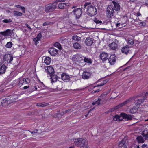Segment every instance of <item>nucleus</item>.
Segmentation results:
<instances>
[{
    "label": "nucleus",
    "instance_id": "nucleus-1",
    "mask_svg": "<svg viewBox=\"0 0 148 148\" xmlns=\"http://www.w3.org/2000/svg\"><path fill=\"white\" fill-rule=\"evenodd\" d=\"M74 143L77 147L81 148H89L88 147L87 142L83 138L75 139Z\"/></svg>",
    "mask_w": 148,
    "mask_h": 148
},
{
    "label": "nucleus",
    "instance_id": "nucleus-2",
    "mask_svg": "<svg viewBox=\"0 0 148 148\" xmlns=\"http://www.w3.org/2000/svg\"><path fill=\"white\" fill-rule=\"evenodd\" d=\"M90 4V3L87 2L85 3L84 5V8L87 7V14L90 16L96 15L97 14L96 8L94 6H93L91 5H89Z\"/></svg>",
    "mask_w": 148,
    "mask_h": 148
},
{
    "label": "nucleus",
    "instance_id": "nucleus-3",
    "mask_svg": "<svg viewBox=\"0 0 148 148\" xmlns=\"http://www.w3.org/2000/svg\"><path fill=\"white\" fill-rule=\"evenodd\" d=\"M107 82V81L106 80L103 81L97 85V86H95L93 85H91L89 86H87L86 88V90H88L89 92L91 91L92 90L94 91V92H98L100 91V88L99 86H102L105 84Z\"/></svg>",
    "mask_w": 148,
    "mask_h": 148
},
{
    "label": "nucleus",
    "instance_id": "nucleus-4",
    "mask_svg": "<svg viewBox=\"0 0 148 148\" xmlns=\"http://www.w3.org/2000/svg\"><path fill=\"white\" fill-rule=\"evenodd\" d=\"M57 2V1H55L52 4L46 5L45 8V12L48 13L53 11L56 8V5L58 4Z\"/></svg>",
    "mask_w": 148,
    "mask_h": 148
},
{
    "label": "nucleus",
    "instance_id": "nucleus-5",
    "mask_svg": "<svg viewBox=\"0 0 148 148\" xmlns=\"http://www.w3.org/2000/svg\"><path fill=\"white\" fill-rule=\"evenodd\" d=\"M114 15L113 6L112 5H109L107 7L106 11V15L108 18L112 17Z\"/></svg>",
    "mask_w": 148,
    "mask_h": 148
},
{
    "label": "nucleus",
    "instance_id": "nucleus-6",
    "mask_svg": "<svg viewBox=\"0 0 148 148\" xmlns=\"http://www.w3.org/2000/svg\"><path fill=\"white\" fill-rule=\"evenodd\" d=\"M84 57L82 55L79 54H76L74 55L72 57V60L74 63L77 64H80L82 60L83 61V58Z\"/></svg>",
    "mask_w": 148,
    "mask_h": 148
},
{
    "label": "nucleus",
    "instance_id": "nucleus-7",
    "mask_svg": "<svg viewBox=\"0 0 148 148\" xmlns=\"http://www.w3.org/2000/svg\"><path fill=\"white\" fill-rule=\"evenodd\" d=\"M30 80L28 78H21L19 79L18 85L20 86L23 85L28 84L30 82Z\"/></svg>",
    "mask_w": 148,
    "mask_h": 148
},
{
    "label": "nucleus",
    "instance_id": "nucleus-8",
    "mask_svg": "<svg viewBox=\"0 0 148 148\" xmlns=\"http://www.w3.org/2000/svg\"><path fill=\"white\" fill-rule=\"evenodd\" d=\"M73 13L77 19L79 18L82 13V10L81 8H75L73 11Z\"/></svg>",
    "mask_w": 148,
    "mask_h": 148
},
{
    "label": "nucleus",
    "instance_id": "nucleus-9",
    "mask_svg": "<svg viewBox=\"0 0 148 148\" xmlns=\"http://www.w3.org/2000/svg\"><path fill=\"white\" fill-rule=\"evenodd\" d=\"M4 101L5 102L6 101V103L8 104V105L15 102V99H14L13 95H12L6 97L4 100Z\"/></svg>",
    "mask_w": 148,
    "mask_h": 148
},
{
    "label": "nucleus",
    "instance_id": "nucleus-10",
    "mask_svg": "<svg viewBox=\"0 0 148 148\" xmlns=\"http://www.w3.org/2000/svg\"><path fill=\"white\" fill-rule=\"evenodd\" d=\"M4 60L6 62L10 63L13 60V57L11 54H6L4 55L3 57Z\"/></svg>",
    "mask_w": 148,
    "mask_h": 148
},
{
    "label": "nucleus",
    "instance_id": "nucleus-11",
    "mask_svg": "<svg viewBox=\"0 0 148 148\" xmlns=\"http://www.w3.org/2000/svg\"><path fill=\"white\" fill-rule=\"evenodd\" d=\"M137 98V96H134L132 97H130L129 99H128L124 102L121 103L119 104L121 106V107H122L123 106L128 103H129L130 101H131L133 100L135 101V99H136Z\"/></svg>",
    "mask_w": 148,
    "mask_h": 148
},
{
    "label": "nucleus",
    "instance_id": "nucleus-12",
    "mask_svg": "<svg viewBox=\"0 0 148 148\" xmlns=\"http://www.w3.org/2000/svg\"><path fill=\"white\" fill-rule=\"evenodd\" d=\"M116 60V58L114 54L112 55L108 59L109 63L111 65H113L115 63Z\"/></svg>",
    "mask_w": 148,
    "mask_h": 148
},
{
    "label": "nucleus",
    "instance_id": "nucleus-13",
    "mask_svg": "<svg viewBox=\"0 0 148 148\" xmlns=\"http://www.w3.org/2000/svg\"><path fill=\"white\" fill-rule=\"evenodd\" d=\"M45 69L48 74L50 75L54 73V70L51 66H49L45 67Z\"/></svg>",
    "mask_w": 148,
    "mask_h": 148
},
{
    "label": "nucleus",
    "instance_id": "nucleus-14",
    "mask_svg": "<svg viewBox=\"0 0 148 148\" xmlns=\"http://www.w3.org/2000/svg\"><path fill=\"white\" fill-rule=\"evenodd\" d=\"M126 139L125 138H123L121 141L119 143V147L121 148H126L127 146L126 145Z\"/></svg>",
    "mask_w": 148,
    "mask_h": 148
},
{
    "label": "nucleus",
    "instance_id": "nucleus-15",
    "mask_svg": "<svg viewBox=\"0 0 148 148\" xmlns=\"http://www.w3.org/2000/svg\"><path fill=\"white\" fill-rule=\"evenodd\" d=\"M58 50L54 48H50L49 51V53L53 56H55L58 54Z\"/></svg>",
    "mask_w": 148,
    "mask_h": 148
},
{
    "label": "nucleus",
    "instance_id": "nucleus-16",
    "mask_svg": "<svg viewBox=\"0 0 148 148\" xmlns=\"http://www.w3.org/2000/svg\"><path fill=\"white\" fill-rule=\"evenodd\" d=\"M112 3L114 5V10L116 11H118L120 10L121 8V6L119 4L116 2L114 1H112Z\"/></svg>",
    "mask_w": 148,
    "mask_h": 148
},
{
    "label": "nucleus",
    "instance_id": "nucleus-17",
    "mask_svg": "<svg viewBox=\"0 0 148 148\" xmlns=\"http://www.w3.org/2000/svg\"><path fill=\"white\" fill-rule=\"evenodd\" d=\"M70 78L69 75L65 73H63L61 75V78L64 82L68 81Z\"/></svg>",
    "mask_w": 148,
    "mask_h": 148
},
{
    "label": "nucleus",
    "instance_id": "nucleus-18",
    "mask_svg": "<svg viewBox=\"0 0 148 148\" xmlns=\"http://www.w3.org/2000/svg\"><path fill=\"white\" fill-rule=\"evenodd\" d=\"M93 43V40L92 38L88 37L86 38L85 40V43L88 46H91Z\"/></svg>",
    "mask_w": 148,
    "mask_h": 148
},
{
    "label": "nucleus",
    "instance_id": "nucleus-19",
    "mask_svg": "<svg viewBox=\"0 0 148 148\" xmlns=\"http://www.w3.org/2000/svg\"><path fill=\"white\" fill-rule=\"evenodd\" d=\"M91 76V74L89 72L84 71L82 75V77L84 79H87L90 78Z\"/></svg>",
    "mask_w": 148,
    "mask_h": 148
},
{
    "label": "nucleus",
    "instance_id": "nucleus-20",
    "mask_svg": "<svg viewBox=\"0 0 148 148\" xmlns=\"http://www.w3.org/2000/svg\"><path fill=\"white\" fill-rule=\"evenodd\" d=\"M130 50L129 47L128 45L123 47L121 49L122 53L125 54H128Z\"/></svg>",
    "mask_w": 148,
    "mask_h": 148
},
{
    "label": "nucleus",
    "instance_id": "nucleus-21",
    "mask_svg": "<svg viewBox=\"0 0 148 148\" xmlns=\"http://www.w3.org/2000/svg\"><path fill=\"white\" fill-rule=\"evenodd\" d=\"M121 115L125 118V119L127 121L132 119V116L131 115H127L125 113H122L121 114Z\"/></svg>",
    "mask_w": 148,
    "mask_h": 148
},
{
    "label": "nucleus",
    "instance_id": "nucleus-22",
    "mask_svg": "<svg viewBox=\"0 0 148 148\" xmlns=\"http://www.w3.org/2000/svg\"><path fill=\"white\" fill-rule=\"evenodd\" d=\"M108 54L106 53H102L100 55L101 59L103 61H106L108 59Z\"/></svg>",
    "mask_w": 148,
    "mask_h": 148
},
{
    "label": "nucleus",
    "instance_id": "nucleus-23",
    "mask_svg": "<svg viewBox=\"0 0 148 148\" xmlns=\"http://www.w3.org/2000/svg\"><path fill=\"white\" fill-rule=\"evenodd\" d=\"M42 89V88L39 87L37 85L32 86L30 88V90L32 92L34 91H38L41 90Z\"/></svg>",
    "mask_w": 148,
    "mask_h": 148
},
{
    "label": "nucleus",
    "instance_id": "nucleus-24",
    "mask_svg": "<svg viewBox=\"0 0 148 148\" xmlns=\"http://www.w3.org/2000/svg\"><path fill=\"white\" fill-rule=\"evenodd\" d=\"M11 34L10 31L9 30H7L4 32H0V34H1L5 36H9L11 35Z\"/></svg>",
    "mask_w": 148,
    "mask_h": 148
},
{
    "label": "nucleus",
    "instance_id": "nucleus-25",
    "mask_svg": "<svg viewBox=\"0 0 148 148\" xmlns=\"http://www.w3.org/2000/svg\"><path fill=\"white\" fill-rule=\"evenodd\" d=\"M50 76L51 77L52 82H55L57 81L58 77L56 75L54 74V73L51 75Z\"/></svg>",
    "mask_w": 148,
    "mask_h": 148
},
{
    "label": "nucleus",
    "instance_id": "nucleus-26",
    "mask_svg": "<svg viewBox=\"0 0 148 148\" xmlns=\"http://www.w3.org/2000/svg\"><path fill=\"white\" fill-rule=\"evenodd\" d=\"M136 140L138 143H142L144 142L145 140L141 136H139L137 137Z\"/></svg>",
    "mask_w": 148,
    "mask_h": 148
},
{
    "label": "nucleus",
    "instance_id": "nucleus-27",
    "mask_svg": "<svg viewBox=\"0 0 148 148\" xmlns=\"http://www.w3.org/2000/svg\"><path fill=\"white\" fill-rule=\"evenodd\" d=\"M142 135L145 138V140L148 139V130H145L143 131L142 133Z\"/></svg>",
    "mask_w": 148,
    "mask_h": 148
},
{
    "label": "nucleus",
    "instance_id": "nucleus-28",
    "mask_svg": "<svg viewBox=\"0 0 148 148\" xmlns=\"http://www.w3.org/2000/svg\"><path fill=\"white\" fill-rule=\"evenodd\" d=\"M109 47L112 49H115L117 47V45L115 42H112L109 45Z\"/></svg>",
    "mask_w": 148,
    "mask_h": 148
},
{
    "label": "nucleus",
    "instance_id": "nucleus-29",
    "mask_svg": "<svg viewBox=\"0 0 148 148\" xmlns=\"http://www.w3.org/2000/svg\"><path fill=\"white\" fill-rule=\"evenodd\" d=\"M138 110V109L136 107L134 106L131 108L130 111V113L132 114H134L136 113Z\"/></svg>",
    "mask_w": 148,
    "mask_h": 148
},
{
    "label": "nucleus",
    "instance_id": "nucleus-30",
    "mask_svg": "<svg viewBox=\"0 0 148 148\" xmlns=\"http://www.w3.org/2000/svg\"><path fill=\"white\" fill-rule=\"evenodd\" d=\"M44 62L47 65L49 64L51 61V58L49 57H46L44 60Z\"/></svg>",
    "mask_w": 148,
    "mask_h": 148
},
{
    "label": "nucleus",
    "instance_id": "nucleus-31",
    "mask_svg": "<svg viewBox=\"0 0 148 148\" xmlns=\"http://www.w3.org/2000/svg\"><path fill=\"white\" fill-rule=\"evenodd\" d=\"M67 6V4L64 3H61L58 4V7L59 9H63Z\"/></svg>",
    "mask_w": 148,
    "mask_h": 148
},
{
    "label": "nucleus",
    "instance_id": "nucleus-32",
    "mask_svg": "<svg viewBox=\"0 0 148 148\" xmlns=\"http://www.w3.org/2000/svg\"><path fill=\"white\" fill-rule=\"evenodd\" d=\"M5 100V99H3L1 100H0V107L2 106H6L8 105V104L6 103V101H4V100Z\"/></svg>",
    "mask_w": 148,
    "mask_h": 148
},
{
    "label": "nucleus",
    "instance_id": "nucleus-33",
    "mask_svg": "<svg viewBox=\"0 0 148 148\" xmlns=\"http://www.w3.org/2000/svg\"><path fill=\"white\" fill-rule=\"evenodd\" d=\"M73 47L75 49H79L81 47L80 45L77 42L74 43L73 44Z\"/></svg>",
    "mask_w": 148,
    "mask_h": 148
},
{
    "label": "nucleus",
    "instance_id": "nucleus-34",
    "mask_svg": "<svg viewBox=\"0 0 148 148\" xmlns=\"http://www.w3.org/2000/svg\"><path fill=\"white\" fill-rule=\"evenodd\" d=\"M120 107H121L120 104L114 107L113 108H111L110 109V111L111 112L114 111L115 110H116Z\"/></svg>",
    "mask_w": 148,
    "mask_h": 148
},
{
    "label": "nucleus",
    "instance_id": "nucleus-35",
    "mask_svg": "<svg viewBox=\"0 0 148 148\" xmlns=\"http://www.w3.org/2000/svg\"><path fill=\"white\" fill-rule=\"evenodd\" d=\"M135 99V101H138V102L136 103V104L137 105H140L141 104V103L144 102V100H143L142 99Z\"/></svg>",
    "mask_w": 148,
    "mask_h": 148
},
{
    "label": "nucleus",
    "instance_id": "nucleus-36",
    "mask_svg": "<svg viewBox=\"0 0 148 148\" xmlns=\"http://www.w3.org/2000/svg\"><path fill=\"white\" fill-rule=\"evenodd\" d=\"M14 15L15 16H21L22 13L20 12L15 11H14Z\"/></svg>",
    "mask_w": 148,
    "mask_h": 148
},
{
    "label": "nucleus",
    "instance_id": "nucleus-37",
    "mask_svg": "<svg viewBox=\"0 0 148 148\" xmlns=\"http://www.w3.org/2000/svg\"><path fill=\"white\" fill-rule=\"evenodd\" d=\"M72 39L75 41H79L80 40V38L76 35H74L72 37Z\"/></svg>",
    "mask_w": 148,
    "mask_h": 148
},
{
    "label": "nucleus",
    "instance_id": "nucleus-38",
    "mask_svg": "<svg viewBox=\"0 0 148 148\" xmlns=\"http://www.w3.org/2000/svg\"><path fill=\"white\" fill-rule=\"evenodd\" d=\"M12 43L11 42H8L5 45V47L7 48H10L12 47Z\"/></svg>",
    "mask_w": 148,
    "mask_h": 148
},
{
    "label": "nucleus",
    "instance_id": "nucleus-39",
    "mask_svg": "<svg viewBox=\"0 0 148 148\" xmlns=\"http://www.w3.org/2000/svg\"><path fill=\"white\" fill-rule=\"evenodd\" d=\"M84 61L86 62L90 63L92 62L91 60L89 58L87 57H85L84 59Z\"/></svg>",
    "mask_w": 148,
    "mask_h": 148
},
{
    "label": "nucleus",
    "instance_id": "nucleus-40",
    "mask_svg": "<svg viewBox=\"0 0 148 148\" xmlns=\"http://www.w3.org/2000/svg\"><path fill=\"white\" fill-rule=\"evenodd\" d=\"M54 46L58 48L59 49H60L61 48V46L60 44L58 42H56L54 45Z\"/></svg>",
    "mask_w": 148,
    "mask_h": 148
},
{
    "label": "nucleus",
    "instance_id": "nucleus-41",
    "mask_svg": "<svg viewBox=\"0 0 148 148\" xmlns=\"http://www.w3.org/2000/svg\"><path fill=\"white\" fill-rule=\"evenodd\" d=\"M93 21L97 24H101L102 23V22L101 21L97 19L96 18H95L93 19Z\"/></svg>",
    "mask_w": 148,
    "mask_h": 148
},
{
    "label": "nucleus",
    "instance_id": "nucleus-42",
    "mask_svg": "<svg viewBox=\"0 0 148 148\" xmlns=\"http://www.w3.org/2000/svg\"><path fill=\"white\" fill-rule=\"evenodd\" d=\"M15 6L18 8L21 9L22 10V12H24V13L25 12V8L23 6H21V5H16Z\"/></svg>",
    "mask_w": 148,
    "mask_h": 148
},
{
    "label": "nucleus",
    "instance_id": "nucleus-43",
    "mask_svg": "<svg viewBox=\"0 0 148 148\" xmlns=\"http://www.w3.org/2000/svg\"><path fill=\"white\" fill-rule=\"evenodd\" d=\"M119 116L116 114L114 116L113 120L114 121H119Z\"/></svg>",
    "mask_w": 148,
    "mask_h": 148
},
{
    "label": "nucleus",
    "instance_id": "nucleus-44",
    "mask_svg": "<svg viewBox=\"0 0 148 148\" xmlns=\"http://www.w3.org/2000/svg\"><path fill=\"white\" fill-rule=\"evenodd\" d=\"M137 148H148V145L146 144H144L140 147L139 145L137 146Z\"/></svg>",
    "mask_w": 148,
    "mask_h": 148
},
{
    "label": "nucleus",
    "instance_id": "nucleus-45",
    "mask_svg": "<svg viewBox=\"0 0 148 148\" xmlns=\"http://www.w3.org/2000/svg\"><path fill=\"white\" fill-rule=\"evenodd\" d=\"M49 105V104L48 103H46V104H44L42 103H39V104H37L36 105V106H38L39 107H43L44 106H46L47 105Z\"/></svg>",
    "mask_w": 148,
    "mask_h": 148
},
{
    "label": "nucleus",
    "instance_id": "nucleus-46",
    "mask_svg": "<svg viewBox=\"0 0 148 148\" xmlns=\"http://www.w3.org/2000/svg\"><path fill=\"white\" fill-rule=\"evenodd\" d=\"M12 20L11 19H4L2 21V22L5 23H9L12 22Z\"/></svg>",
    "mask_w": 148,
    "mask_h": 148
},
{
    "label": "nucleus",
    "instance_id": "nucleus-47",
    "mask_svg": "<svg viewBox=\"0 0 148 148\" xmlns=\"http://www.w3.org/2000/svg\"><path fill=\"white\" fill-rule=\"evenodd\" d=\"M40 41L38 39H37V38H34L33 39V41L34 42L35 45H36L39 43V41Z\"/></svg>",
    "mask_w": 148,
    "mask_h": 148
},
{
    "label": "nucleus",
    "instance_id": "nucleus-48",
    "mask_svg": "<svg viewBox=\"0 0 148 148\" xmlns=\"http://www.w3.org/2000/svg\"><path fill=\"white\" fill-rule=\"evenodd\" d=\"M42 37V35L40 33H39L37 35V37L35 38H37V39L40 40Z\"/></svg>",
    "mask_w": 148,
    "mask_h": 148
},
{
    "label": "nucleus",
    "instance_id": "nucleus-49",
    "mask_svg": "<svg viewBox=\"0 0 148 148\" xmlns=\"http://www.w3.org/2000/svg\"><path fill=\"white\" fill-rule=\"evenodd\" d=\"M134 43V40H133L131 39L128 40V44L131 45H133Z\"/></svg>",
    "mask_w": 148,
    "mask_h": 148
},
{
    "label": "nucleus",
    "instance_id": "nucleus-50",
    "mask_svg": "<svg viewBox=\"0 0 148 148\" xmlns=\"http://www.w3.org/2000/svg\"><path fill=\"white\" fill-rule=\"evenodd\" d=\"M13 96L15 99V101H16V100L18 99V96L17 94H13Z\"/></svg>",
    "mask_w": 148,
    "mask_h": 148
},
{
    "label": "nucleus",
    "instance_id": "nucleus-51",
    "mask_svg": "<svg viewBox=\"0 0 148 148\" xmlns=\"http://www.w3.org/2000/svg\"><path fill=\"white\" fill-rule=\"evenodd\" d=\"M100 101L101 99L99 98L95 102H96V104H97L98 105H99L100 104Z\"/></svg>",
    "mask_w": 148,
    "mask_h": 148
},
{
    "label": "nucleus",
    "instance_id": "nucleus-52",
    "mask_svg": "<svg viewBox=\"0 0 148 148\" xmlns=\"http://www.w3.org/2000/svg\"><path fill=\"white\" fill-rule=\"evenodd\" d=\"M83 89L82 88H78L76 89L75 90V91L76 92H82L83 91Z\"/></svg>",
    "mask_w": 148,
    "mask_h": 148
},
{
    "label": "nucleus",
    "instance_id": "nucleus-53",
    "mask_svg": "<svg viewBox=\"0 0 148 148\" xmlns=\"http://www.w3.org/2000/svg\"><path fill=\"white\" fill-rule=\"evenodd\" d=\"M148 94V93H145V96L143 97V99H143V100H144V101L147 98V96Z\"/></svg>",
    "mask_w": 148,
    "mask_h": 148
},
{
    "label": "nucleus",
    "instance_id": "nucleus-54",
    "mask_svg": "<svg viewBox=\"0 0 148 148\" xmlns=\"http://www.w3.org/2000/svg\"><path fill=\"white\" fill-rule=\"evenodd\" d=\"M124 119H125V118L120 115V116H119V121H122Z\"/></svg>",
    "mask_w": 148,
    "mask_h": 148
},
{
    "label": "nucleus",
    "instance_id": "nucleus-55",
    "mask_svg": "<svg viewBox=\"0 0 148 148\" xmlns=\"http://www.w3.org/2000/svg\"><path fill=\"white\" fill-rule=\"evenodd\" d=\"M38 131V130H34L33 131H32V132L30 131V132L32 134L37 133Z\"/></svg>",
    "mask_w": 148,
    "mask_h": 148
},
{
    "label": "nucleus",
    "instance_id": "nucleus-56",
    "mask_svg": "<svg viewBox=\"0 0 148 148\" xmlns=\"http://www.w3.org/2000/svg\"><path fill=\"white\" fill-rule=\"evenodd\" d=\"M140 24L143 26H145L146 25V24L144 22H140Z\"/></svg>",
    "mask_w": 148,
    "mask_h": 148
},
{
    "label": "nucleus",
    "instance_id": "nucleus-57",
    "mask_svg": "<svg viewBox=\"0 0 148 148\" xmlns=\"http://www.w3.org/2000/svg\"><path fill=\"white\" fill-rule=\"evenodd\" d=\"M25 25L26 26L29 28V29L30 31L31 30V29L30 28V27L29 25H28L27 24H25Z\"/></svg>",
    "mask_w": 148,
    "mask_h": 148
},
{
    "label": "nucleus",
    "instance_id": "nucleus-58",
    "mask_svg": "<svg viewBox=\"0 0 148 148\" xmlns=\"http://www.w3.org/2000/svg\"><path fill=\"white\" fill-rule=\"evenodd\" d=\"M49 23L48 22H45L43 24V26H46L47 25L49 24Z\"/></svg>",
    "mask_w": 148,
    "mask_h": 148
},
{
    "label": "nucleus",
    "instance_id": "nucleus-59",
    "mask_svg": "<svg viewBox=\"0 0 148 148\" xmlns=\"http://www.w3.org/2000/svg\"><path fill=\"white\" fill-rule=\"evenodd\" d=\"M71 110V109H69L67 110H65L64 112V114H66L68 112H69V111H70Z\"/></svg>",
    "mask_w": 148,
    "mask_h": 148
},
{
    "label": "nucleus",
    "instance_id": "nucleus-60",
    "mask_svg": "<svg viewBox=\"0 0 148 148\" xmlns=\"http://www.w3.org/2000/svg\"><path fill=\"white\" fill-rule=\"evenodd\" d=\"M3 91V89L2 88L0 87V92H2Z\"/></svg>",
    "mask_w": 148,
    "mask_h": 148
},
{
    "label": "nucleus",
    "instance_id": "nucleus-61",
    "mask_svg": "<svg viewBox=\"0 0 148 148\" xmlns=\"http://www.w3.org/2000/svg\"><path fill=\"white\" fill-rule=\"evenodd\" d=\"M29 87V86H24L23 87V89H27Z\"/></svg>",
    "mask_w": 148,
    "mask_h": 148
},
{
    "label": "nucleus",
    "instance_id": "nucleus-62",
    "mask_svg": "<svg viewBox=\"0 0 148 148\" xmlns=\"http://www.w3.org/2000/svg\"><path fill=\"white\" fill-rule=\"evenodd\" d=\"M64 112H62V113H60V115L61 116H62L63 115H64Z\"/></svg>",
    "mask_w": 148,
    "mask_h": 148
},
{
    "label": "nucleus",
    "instance_id": "nucleus-63",
    "mask_svg": "<svg viewBox=\"0 0 148 148\" xmlns=\"http://www.w3.org/2000/svg\"><path fill=\"white\" fill-rule=\"evenodd\" d=\"M145 3L146 6H148V1H145Z\"/></svg>",
    "mask_w": 148,
    "mask_h": 148
},
{
    "label": "nucleus",
    "instance_id": "nucleus-64",
    "mask_svg": "<svg viewBox=\"0 0 148 148\" xmlns=\"http://www.w3.org/2000/svg\"><path fill=\"white\" fill-rule=\"evenodd\" d=\"M141 15V14L140 13L138 12L137 14V16H140Z\"/></svg>",
    "mask_w": 148,
    "mask_h": 148
}]
</instances>
